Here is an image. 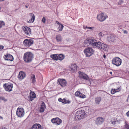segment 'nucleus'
Returning a JSON list of instances; mask_svg holds the SVG:
<instances>
[{"label":"nucleus","instance_id":"obj_1","mask_svg":"<svg viewBox=\"0 0 129 129\" xmlns=\"http://www.w3.org/2000/svg\"><path fill=\"white\" fill-rule=\"evenodd\" d=\"M97 41L94 38H88L84 41L85 44L87 46H90L94 48L95 47Z\"/></svg>","mask_w":129,"mask_h":129},{"label":"nucleus","instance_id":"obj_2","mask_svg":"<svg viewBox=\"0 0 129 129\" xmlns=\"http://www.w3.org/2000/svg\"><path fill=\"white\" fill-rule=\"evenodd\" d=\"M33 58V55L31 52H26L25 53L23 56L24 61L26 62H31Z\"/></svg>","mask_w":129,"mask_h":129},{"label":"nucleus","instance_id":"obj_3","mask_svg":"<svg viewBox=\"0 0 129 129\" xmlns=\"http://www.w3.org/2000/svg\"><path fill=\"white\" fill-rule=\"evenodd\" d=\"M94 50L90 47H88L85 48L84 52L86 57H89L91 56L94 53Z\"/></svg>","mask_w":129,"mask_h":129},{"label":"nucleus","instance_id":"obj_4","mask_svg":"<svg viewBox=\"0 0 129 129\" xmlns=\"http://www.w3.org/2000/svg\"><path fill=\"white\" fill-rule=\"evenodd\" d=\"M3 86L6 91L10 92L12 90L13 85L12 84L8 82L4 84Z\"/></svg>","mask_w":129,"mask_h":129},{"label":"nucleus","instance_id":"obj_5","mask_svg":"<svg viewBox=\"0 0 129 129\" xmlns=\"http://www.w3.org/2000/svg\"><path fill=\"white\" fill-rule=\"evenodd\" d=\"M112 63L118 67L120 66L122 63L121 59L119 57H116L113 58L112 60Z\"/></svg>","mask_w":129,"mask_h":129},{"label":"nucleus","instance_id":"obj_6","mask_svg":"<svg viewBox=\"0 0 129 129\" xmlns=\"http://www.w3.org/2000/svg\"><path fill=\"white\" fill-rule=\"evenodd\" d=\"M85 116V113L81 111H77L75 115V118L77 120L83 118Z\"/></svg>","mask_w":129,"mask_h":129},{"label":"nucleus","instance_id":"obj_7","mask_svg":"<svg viewBox=\"0 0 129 129\" xmlns=\"http://www.w3.org/2000/svg\"><path fill=\"white\" fill-rule=\"evenodd\" d=\"M34 43V41L31 39H25L23 41L24 45L26 47H29L32 45Z\"/></svg>","mask_w":129,"mask_h":129},{"label":"nucleus","instance_id":"obj_8","mask_svg":"<svg viewBox=\"0 0 129 129\" xmlns=\"http://www.w3.org/2000/svg\"><path fill=\"white\" fill-rule=\"evenodd\" d=\"M107 16L103 13H101L98 15L97 19L101 22H103L105 20L107 17Z\"/></svg>","mask_w":129,"mask_h":129},{"label":"nucleus","instance_id":"obj_9","mask_svg":"<svg viewBox=\"0 0 129 129\" xmlns=\"http://www.w3.org/2000/svg\"><path fill=\"white\" fill-rule=\"evenodd\" d=\"M24 114V111L23 108H18L17 110L16 114L17 116L20 117H23Z\"/></svg>","mask_w":129,"mask_h":129},{"label":"nucleus","instance_id":"obj_10","mask_svg":"<svg viewBox=\"0 0 129 129\" xmlns=\"http://www.w3.org/2000/svg\"><path fill=\"white\" fill-rule=\"evenodd\" d=\"M122 121V118L121 117H119L117 118H113L111 121V123L113 124H118Z\"/></svg>","mask_w":129,"mask_h":129},{"label":"nucleus","instance_id":"obj_11","mask_svg":"<svg viewBox=\"0 0 129 129\" xmlns=\"http://www.w3.org/2000/svg\"><path fill=\"white\" fill-rule=\"evenodd\" d=\"M51 121L54 124H55L57 125H59L62 122V120L58 117H56L52 119Z\"/></svg>","mask_w":129,"mask_h":129},{"label":"nucleus","instance_id":"obj_12","mask_svg":"<svg viewBox=\"0 0 129 129\" xmlns=\"http://www.w3.org/2000/svg\"><path fill=\"white\" fill-rule=\"evenodd\" d=\"M23 30L25 34L27 35H29L31 34V30L28 27L24 26L22 27Z\"/></svg>","mask_w":129,"mask_h":129},{"label":"nucleus","instance_id":"obj_13","mask_svg":"<svg viewBox=\"0 0 129 129\" xmlns=\"http://www.w3.org/2000/svg\"><path fill=\"white\" fill-rule=\"evenodd\" d=\"M4 59L7 60L9 61H13L14 58L13 56L11 54H7L4 56Z\"/></svg>","mask_w":129,"mask_h":129},{"label":"nucleus","instance_id":"obj_14","mask_svg":"<svg viewBox=\"0 0 129 129\" xmlns=\"http://www.w3.org/2000/svg\"><path fill=\"white\" fill-rule=\"evenodd\" d=\"M58 81L59 84L62 87L66 86L67 83L66 81L63 79H58Z\"/></svg>","mask_w":129,"mask_h":129},{"label":"nucleus","instance_id":"obj_15","mask_svg":"<svg viewBox=\"0 0 129 129\" xmlns=\"http://www.w3.org/2000/svg\"><path fill=\"white\" fill-rule=\"evenodd\" d=\"M79 76L82 78L87 80L89 79V78L88 76L83 72L79 71Z\"/></svg>","mask_w":129,"mask_h":129},{"label":"nucleus","instance_id":"obj_16","mask_svg":"<svg viewBox=\"0 0 129 129\" xmlns=\"http://www.w3.org/2000/svg\"><path fill=\"white\" fill-rule=\"evenodd\" d=\"M36 97V94L33 92L30 91V95L28 97V99L31 101L33 100Z\"/></svg>","mask_w":129,"mask_h":129},{"label":"nucleus","instance_id":"obj_17","mask_svg":"<svg viewBox=\"0 0 129 129\" xmlns=\"http://www.w3.org/2000/svg\"><path fill=\"white\" fill-rule=\"evenodd\" d=\"M25 77V73L22 71H21L19 73L18 76V78L20 80H21L23 79Z\"/></svg>","mask_w":129,"mask_h":129},{"label":"nucleus","instance_id":"obj_18","mask_svg":"<svg viewBox=\"0 0 129 129\" xmlns=\"http://www.w3.org/2000/svg\"><path fill=\"white\" fill-rule=\"evenodd\" d=\"M69 70L72 72H74L76 70L78 67L75 64H72L69 66Z\"/></svg>","mask_w":129,"mask_h":129},{"label":"nucleus","instance_id":"obj_19","mask_svg":"<svg viewBox=\"0 0 129 129\" xmlns=\"http://www.w3.org/2000/svg\"><path fill=\"white\" fill-rule=\"evenodd\" d=\"M75 95L76 96H78L81 98H85L84 95L79 91H77L75 93Z\"/></svg>","mask_w":129,"mask_h":129},{"label":"nucleus","instance_id":"obj_20","mask_svg":"<svg viewBox=\"0 0 129 129\" xmlns=\"http://www.w3.org/2000/svg\"><path fill=\"white\" fill-rule=\"evenodd\" d=\"M30 129H42L41 126L39 124L36 123L33 125Z\"/></svg>","mask_w":129,"mask_h":129},{"label":"nucleus","instance_id":"obj_21","mask_svg":"<svg viewBox=\"0 0 129 129\" xmlns=\"http://www.w3.org/2000/svg\"><path fill=\"white\" fill-rule=\"evenodd\" d=\"M107 40L110 42H113L115 40V37L112 35H110L108 37Z\"/></svg>","mask_w":129,"mask_h":129},{"label":"nucleus","instance_id":"obj_22","mask_svg":"<svg viewBox=\"0 0 129 129\" xmlns=\"http://www.w3.org/2000/svg\"><path fill=\"white\" fill-rule=\"evenodd\" d=\"M104 121V119L102 117H99L96 120V123L98 124H102Z\"/></svg>","mask_w":129,"mask_h":129},{"label":"nucleus","instance_id":"obj_23","mask_svg":"<svg viewBox=\"0 0 129 129\" xmlns=\"http://www.w3.org/2000/svg\"><path fill=\"white\" fill-rule=\"evenodd\" d=\"M55 39L56 41L57 42H60L62 41V37L61 36L60 34L56 35V36Z\"/></svg>","mask_w":129,"mask_h":129},{"label":"nucleus","instance_id":"obj_24","mask_svg":"<svg viewBox=\"0 0 129 129\" xmlns=\"http://www.w3.org/2000/svg\"><path fill=\"white\" fill-rule=\"evenodd\" d=\"M30 14L31 16V19L28 21V22L31 23H33L35 20V16L33 13H30Z\"/></svg>","mask_w":129,"mask_h":129},{"label":"nucleus","instance_id":"obj_25","mask_svg":"<svg viewBox=\"0 0 129 129\" xmlns=\"http://www.w3.org/2000/svg\"><path fill=\"white\" fill-rule=\"evenodd\" d=\"M46 108L45 104L44 103H43L40 108L39 111L41 112H43Z\"/></svg>","mask_w":129,"mask_h":129},{"label":"nucleus","instance_id":"obj_26","mask_svg":"<svg viewBox=\"0 0 129 129\" xmlns=\"http://www.w3.org/2000/svg\"><path fill=\"white\" fill-rule=\"evenodd\" d=\"M102 99L101 97H97L95 98V103L97 104H99L101 101Z\"/></svg>","mask_w":129,"mask_h":129},{"label":"nucleus","instance_id":"obj_27","mask_svg":"<svg viewBox=\"0 0 129 129\" xmlns=\"http://www.w3.org/2000/svg\"><path fill=\"white\" fill-rule=\"evenodd\" d=\"M58 54H55L51 55H50L51 57L54 60H58Z\"/></svg>","mask_w":129,"mask_h":129},{"label":"nucleus","instance_id":"obj_28","mask_svg":"<svg viewBox=\"0 0 129 129\" xmlns=\"http://www.w3.org/2000/svg\"><path fill=\"white\" fill-rule=\"evenodd\" d=\"M56 23L59 25V26H58L59 30L60 31H61L63 27V26L62 24L59 23L58 21H56Z\"/></svg>","mask_w":129,"mask_h":129},{"label":"nucleus","instance_id":"obj_29","mask_svg":"<svg viewBox=\"0 0 129 129\" xmlns=\"http://www.w3.org/2000/svg\"><path fill=\"white\" fill-rule=\"evenodd\" d=\"M58 60H62L64 57L63 55L62 54H58Z\"/></svg>","mask_w":129,"mask_h":129},{"label":"nucleus","instance_id":"obj_30","mask_svg":"<svg viewBox=\"0 0 129 129\" xmlns=\"http://www.w3.org/2000/svg\"><path fill=\"white\" fill-rule=\"evenodd\" d=\"M102 43L101 42L99 41L97 42L96 44V46H95V48H97L98 49H100V48H101L102 45L101 44H102Z\"/></svg>","mask_w":129,"mask_h":129},{"label":"nucleus","instance_id":"obj_31","mask_svg":"<svg viewBox=\"0 0 129 129\" xmlns=\"http://www.w3.org/2000/svg\"><path fill=\"white\" fill-rule=\"evenodd\" d=\"M101 47L100 49H102L104 50H106L107 48V46L106 44L102 43L101 44Z\"/></svg>","mask_w":129,"mask_h":129},{"label":"nucleus","instance_id":"obj_32","mask_svg":"<svg viewBox=\"0 0 129 129\" xmlns=\"http://www.w3.org/2000/svg\"><path fill=\"white\" fill-rule=\"evenodd\" d=\"M31 80L33 83H35L36 81L35 80V77L34 75H32L31 76Z\"/></svg>","mask_w":129,"mask_h":129},{"label":"nucleus","instance_id":"obj_33","mask_svg":"<svg viewBox=\"0 0 129 129\" xmlns=\"http://www.w3.org/2000/svg\"><path fill=\"white\" fill-rule=\"evenodd\" d=\"M5 25V22L3 21H0V28L4 27Z\"/></svg>","mask_w":129,"mask_h":129},{"label":"nucleus","instance_id":"obj_34","mask_svg":"<svg viewBox=\"0 0 129 129\" xmlns=\"http://www.w3.org/2000/svg\"><path fill=\"white\" fill-rule=\"evenodd\" d=\"M62 103L64 104H67V103H69L70 101H67L66 99H62Z\"/></svg>","mask_w":129,"mask_h":129},{"label":"nucleus","instance_id":"obj_35","mask_svg":"<svg viewBox=\"0 0 129 129\" xmlns=\"http://www.w3.org/2000/svg\"><path fill=\"white\" fill-rule=\"evenodd\" d=\"M105 34L103 33L100 32L98 34V35L100 38H101L103 37H104L105 36Z\"/></svg>","mask_w":129,"mask_h":129},{"label":"nucleus","instance_id":"obj_36","mask_svg":"<svg viewBox=\"0 0 129 129\" xmlns=\"http://www.w3.org/2000/svg\"><path fill=\"white\" fill-rule=\"evenodd\" d=\"M123 3V2L122 0H120L118 2V5H121Z\"/></svg>","mask_w":129,"mask_h":129},{"label":"nucleus","instance_id":"obj_37","mask_svg":"<svg viewBox=\"0 0 129 129\" xmlns=\"http://www.w3.org/2000/svg\"><path fill=\"white\" fill-rule=\"evenodd\" d=\"M116 92L115 90L114 89H112L111 91V93L112 94H113Z\"/></svg>","mask_w":129,"mask_h":129},{"label":"nucleus","instance_id":"obj_38","mask_svg":"<svg viewBox=\"0 0 129 129\" xmlns=\"http://www.w3.org/2000/svg\"><path fill=\"white\" fill-rule=\"evenodd\" d=\"M46 20V19L44 17H43L42 20V21L43 23H45Z\"/></svg>","mask_w":129,"mask_h":129},{"label":"nucleus","instance_id":"obj_39","mask_svg":"<svg viewBox=\"0 0 129 129\" xmlns=\"http://www.w3.org/2000/svg\"><path fill=\"white\" fill-rule=\"evenodd\" d=\"M114 89L115 90L116 92H118L120 91V88H119L117 89Z\"/></svg>","mask_w":129,"mask_h":129},{"label":"nucleus","instance_id":"obj_40","mask_svg":"<svg viewBox=\"0 0 129 129\" xmlns=\"http://www.w3.org/2000/svg\"><path fill=\"white\" fill-rule=\"evenodd\" d=\"M0 99L4 100L5 101H7V100L5 99L4 97H0Z\"/></svg>","mask_w":129,"mask_h":129},{"label":"nucleus","instance_id":"obj_41","mask_svg":"<svg viewBox=\"0 0 129 129\" xmlns=\"http://www.w3.org/2000/svg\"><path fill=\"white\" fill-rule=\"evenodd\" d=\"M125 128L127 129H129V124H126L125 125Z\"/></svg>","mask_w":129,"mask_h":129},{"label":"nucleus","instance_id":"obj_42","mask_svg":"<svg viewBox=\"0 0 129 129\" xmlns=\"http://www.w3.org/2000/svg\"><path fill=\"white\" fill-rule=\"evenodd\" d=\"M4 47L3 45H0V49H3Z\"/></svg>","mask_w":129,"mask_h":129},{"label":"nucleus","instance_id":"obj_43","mask_svg":"<svg viewBox=\"0 0 129 129\" xmlns=\"http://www.w3.org/2000/svg\"><path fill=\"white\" fill-rule=\"evenodd\" d=\"M94 27H88L87 29H92Z\"/></svg>","mask_w":129,"mask_h":129},{"label":"nucleus","instance_id":"obj_44","mask_svg":"<svg viewBox=\"0 0 129 129\" xmlns=\"http://www.w3.org/2000/svg\"><path fill=\"white\" fill-rule=\"evenodd\" d=\"M126 115L127 116L129 117V111L126 113Z\"/></svg>","mask_w":129,"mask_h":129},{"label":"nucleus","instance_id":"obj_45","mask_svg":"<svg viewBox=\"0 0 129 129\" xmlns=\"http://www.w3.org/2000/svg\"><path fill=\"white\" fill-rule=\"evenodd\" d=\"M62 99L61 98H59L58 99V101L59 102H62Z\"/></svg>","mask_w":129,"mask_h":129},{"label":"nucleus","instance_id":"obj_46","mask_svg":"<svg viewBox=\"0 0 129 129\" xmlns=\"http://www.w3.org/2000/svg\"><path fill=\"white\" fill-rule=\"evenodd\" d=\"M83 27L84 29H86V28L87 29V28H88V27L87 26H83Z\"/></svg>","mask_w":129,"mask_h":129},{"label":"nucleus","instance_id":"obj_47","mask_svg":"<svg viewBox=\"0 0 129 129\" xmlns=\"http://www.w3.org/2000/svg\"><path fill=\"white\" fill-rule=\"evenodd\" d=\"M124 33H125V34H127V32L126 30H124Z\"/></svg>","mask_w":129,"mask_h":129},{"label":"nucleus","instance_id":"obj_48","mask_svg":"<svg viewBox=\"0 0 129 129\" xmlns=\"http://www.w3.org/2000/svg\"><path fill=\"white\" fill-rule=\"evenodd\" d=\"M103 57H104V58H106V56L105 54L104 55H103Z\"/></svg>","mask_w":129,"mask_h":129},{"label":"nucleus","instance_id":"obj_49","mask_svg":"<svg viewBox=\"0 0 129 129\" xmlns=\"http://www.w3.org/2000/svg\"><path fill=\"white\" fill-rule=\"evenodd\" d=\"M0 119H1L2 120H3V117H2L1 116H0Z\"/></svg>","mask_w":129,"mask_h":129},{"label":"nucleus","instance_id":"obj_50","mask_svg":"<svg viewBox=\"0 0 129 129\" xmlns=\"http://www.w3.org/2000/svg\"><path fill=\"white\" fill-rule=\"evenodd\" d=\"M110 74H111V75H112V72H110Z\"/></svg>","mask_w":129,"mask_h":129},{"label":"nucleus","instance_id":"obj_51","mask_svg":"<svg viewBox=\"0 0 129 129\" xmlns=\"http://www.w3.org/2000/svg\"><path fill=\"white\" fill-rule=\"evenodd\" d=\"M25 7H26V8H27L28 7V6H27V5H25Z\"/></svg>","mask_w":129,"mask_h":129},{"label":"nucleus","instance_id":"obj_52","mask_svg":"<svg viewBox=\"0 0 129 129\" xmlns=\"http://www.w3.org/2000/svg\"><path fill=\"white\" fill-rule=\"evenodd\" d=\"M4 0H0V2H1V1H4Z\"/></svg>","mask_w":129,"mask_h":129},{"label":"nucleus","instance_id":"obj_53","mask_svg":"<svg viewBox=\"0 0 129 129\" xmlns=\"http://www.w3.org/2000/svg\"><path fill=\"white\" fill-rule=\"evenodd\" d=\"M127 98H128V99L129 98V95H128V97H127Z\"/></svg>","mask_w":129,"mask_h":129},{"label":"nucleus","instance_id":"obj_54","mask_svg":"<svg viewBox=\"0 0 129 129\" xmlns=\"http://www.w3.org/2000/svg\"><path fill=\"white\" fill-rule=\"evenodd\" d=\"M128 99L127 98V101H128Z\"/></svg>","mask_w":129,"mask_h":129},{"label":"nucleus","instance_id":"obj_55","mask_svg":"<svg viewBox=\"0 0 129 129\" xmlns=\"http://www.w3.org/2000/svg\"><path fill=\"white\" fill-rule=\"evenodd\" d=\"M2 129H7L5 128H2Z\"/></svg>","mask_w":129,"mask_h":129}]
</instances>
